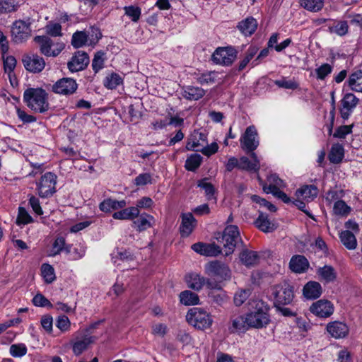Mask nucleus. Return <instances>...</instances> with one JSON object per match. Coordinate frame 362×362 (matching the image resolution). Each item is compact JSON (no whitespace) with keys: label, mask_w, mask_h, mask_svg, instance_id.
I'll return each mask as SVG.
<instances>
[{"label":"nucleus","mask_w":362,"mask_h":362,"mask_svg":"<svg viewBox=\"0 0 362 362\" xmlns=\"http://www.w3.org/2000/svg\"><path fill=\"white\" fill-rule=\"evenodd\" d=\"M272 294L274 305H290L295 297L294 288L291 284L284 281L273 286Z\"/></svg>","instance_id":"39448f33"},{"label":"nucleus","mask_w":362,"mask_h":362,"mask_svg":"<svg viewBox=\"0 0 362 362\" xmlns=\"http://www.w3.org/2000/svg\"><path fill=\"white\" fill-rule=\"evenodd\" d=\"M349 86L352 90L362 92V71L353 73L348 81Z\"/></svg>","instance_id":"e433bc0d"},{"label":"nucleus","mask_w":362,"mask_h":362,"mask_svg":"<svg viewBox=\"0 0 362 362\" xmlns=\"http://www.w3.org/2000/svg\"><path fill=\"white\" fill-rule=\"evenodd\" d=\"M125 14L128 16L132 21L137 22L141 16V8L138 6H129L124 8Z\"/></svg>","instance_id":"5fc2aeb1"},{"label":"nucleus","mask_w":362,"mask_h":362,"mask_svg":"<svg viewBox=\"0 0 362 362\" xmlns=\"http://www.w3.org/2000/svg\"><path fill=\"white\" fill-rule=\"evenodd\" d=\"M103 52H97L92 62V67L95 73L103 67L104 59Z\"/></svg>","instance_id":"052dcab7"},{"label":"nucleus","mask_w":362,"mask_h":362,"mask_svg":"<svg viewBox=\"0 0 362 362\" xmlns=\"http://www.w3.org/2000/svg\"><path fill=\"white\" fill-rule=\"evenodd\" d=\"M316 273L322 280L326 282H332L337 279V272L334 267L330 265L318 267Z\"/></svg>","instance_id":"c756f323"},{"label":"nucleus","mask_w":362,"mask_h":362,"mask_svg":"<svg viewBox=\"0 0 362 362\" xmlns=\"http://www.w3.org/2000/svg\"><path fill=\"white\" fill-rule=\"evenodd\" d=\"M95 337L93 336H85L82 339L78 340L73 344L74 353L78 356L85 351L89 344L93 343Z\"/></svg>","instance_id":"473e14b6"},{"label":"nucleus","mask_w":362,"mask_h":362,"mask_svg":"<svg viewBox=\"0 0 362 362\" xmlns=\"http://www.w3.org/2000/svg\"><path fill=\"white\" fill-rule=\"evenodd\" d=\"M274 83L279 88L286 89L295 90L298 88V84L292 80H286L285 78H282L280 80H276Z\"/></svg>","instance_id":"4d7b16f0"},{"label":"nucleus","mask_w":362,"mask_h":362,"mask_svg":"<svg viewBox=\"0 0 362 362\" xmlns=\"http://www.w3.org/2000/svg\"><path fill=\"white\" fill-rule=\"evenodd\" d=\"M89 62V57L86 52L78 51L67 63V66L70 71L77 72L85 69L88 65Z\"/></svg>","instance_id":"4468645a"},{"label":"nucleus","mask_w":362,"mask_h":362,"mask_svg":"<svg viewBox=\"0 0 362 362\" xmlns=\"http://www.w3.org/2000/svg\"><path fill=\"white\" fill-rule=\"evenodd\" d=\"M4 60V66L6 71L11 72L16 67V60L13 56H2Z\"/></svg>","instance_id":"e2e57ef3"},{"label":"nucleus","mask_w":362,"mask_h":362,"mask_svg":"<svg viewBox=\"0 0 362 362\" xmlns=\"http://www.w3.org/2000/svg\"><path fill=\"white\" fill-rule=\"evenodd\" d=\"M237 51L232 47H218L211 56V60L216 64L230 66L237 57Z\"/></svg>","instance_id":"6e6552de"},{"label":"nucleus","mask_w":362,"mask_h":362,"mask_svg":"<svg viewBox=\"0 0 362 362\" xmlns=\"http://www.w3.org/2000/svg\"><path fill=\"white\" fill-rule=\"evenodd\" d=\"M302 7L312 12L320 11L324 6V0H299Z\"/></svg>","instance_id":"58836bf2"},{"label":"nucleus","mask_w":362,"mask_h":362,"mask_svg":"<svg viewBox=\"0 0 362 362\" xmlns=\"http://www.w3.org/2000/svg\"><path fill=\"white\" fill-rule=\"evenodd\" d=\"M255 226L264 233H271L276 229L274 223L268 218V216L259 212L258 218L255 221Z\"/></svg>","instance_id":"a878e982"},{"label":"nucleus","mask_w":362,"mask_h":362,"mask_svg":"<svg viewBox=\"0 0 362 362\" xmlns=\"http://www.w3.org/2000/svg\"><path fill=\"white\" fill-rule=\"evenodd\" d=\"M23 102L33 111L44 113L49 109L48 93L42 88H29L23 93Z\"/></svg>","instance_id":"f03ea898"},{"label":"nucleus","mask_w":362,"mask_h":362,"mask_svg":"<svg viewBox=\"0 0 362 362\" xmlns=\"http://www.w3.org/2000/svg\"><path fill=\"white\" fill-rule=\"evenodd\" d=\"M237 27L243 35H251L257 28V22L254 18L249 17L240 21Z\"/></svg>","instance_id":"cd10ccee"},{"label":"nucleus","mask_w":362,"mask_h":362,"mask_svg":"<svg viewBox=\"0 0 362 362\" xmlns=\"http://www.w3.org/2000/svg\"><path fill=\"white\" fill-rule=\"evenodd\" d=\"M9 351L13 357H22L27 354V347L24 344H15L10 346Z\"/></svg>","instance_id":"864d4df0"},{"label":"nucleus","mask_w":362,"mask_h":362,"mask_svg":"<svg viewBox=\"0 0 362 362\" xmlns=\"http://www.w3.org/2000/svg\"><path fill=\"white\" fill-rule=\"evenodd\" d=\"M127 203L124 200L117 201L113 199H106L99 205V209L103 212H110L112 210L123 209Z\"/></svg>","instance_id":"bb28decb"},{"label":"nucleus","mask_w":362,"mask_h":362,"mask_svg":"<svg viewBox=\"0 0 362 362\" xmlns=\"http://www.w3.org/2000/svg\"><path fill=\"white\" fill-rule=\"evenodd\" d=\"M339 238L343 245L349 250L355 249L356 247V239L354 235L349 230L342 231Z\"/></svg>","instance_id":"4c0bfd02"},{"label":"nucleus","mask_w":362,"mask_h":362,"mask_svg":"<svg viewBox=\"0 0 362 362\" xmlns=\"http://www.w3.org/2000/svg\"><path fill=\"white\" fill-rule=\"evenodd\" d=\"M289 267L293 272L301 274L307 271L309 262L303 255H294L290 260Z\"/></svg>","instance_id":"4be33fe9"},{"label":"nucleus","mask_w":362,"mask_h":362,"mask_svg":"<svg viewBox=\"0 0 362 362\" xmlns=\"http://www.w3.org/2000/svg\"><path fill=\"white\" fill-rule=\"evenodd\" d=\"M257 52V48L255 47H250L246 52L245 57L240 61L238 66V71L243 70L250 61L255 57Z\"/></svg>","instance_id":"3c124183"},{"label":"nucleus","mask_w":362,"mask_h":362,"mask_svg":"<svg viewBox=\"0 0 362 362\" xmlns=\"http://www.w3.org/2000/svg\"><path fill=\"white\" fill-rule=\"evenodd\" d=\"M241 148L247 153H255L259 146L257 132L254 126L248 127L240 139Z\"/></svg>","instance_id":"9d476101"},{"label":"nucleus","mask_w":362,"mask_h":362,"mask_svg":"<svg viewBox=\"0 0 362 362\" xmlns=\"http://www.w3.org/2000/svg\"><path fill=\"white\" fill-rule=\"evenodd\" d=\"M15 10V0H0V12L7 13Z\"/></svg>","instance_id":"0e129e2a"},{"label":"nucleus","mask_w":362,"mask_h":362,"mask_svg":"<svg viewBox=\"0 0 362 362\" xmlns=\"http://www.w3.org/2000/svg\"><path fill=\"white\" fill-rule=\"evenodd\" d=\"M247 307V320L251 328L260 329L269 323V307L267 303L259 298H251Z\"/></svg>","instance_id":"f257e3e1"},{"label":"nucleus","mask_w":362,"mask_h":362,"mask_svg":"<svg viewBox=\"0 0 362 362\" xmlns=\"http://www.w3.org/2000/svg\"><path fill=\"white\" fill-rule=\"evenodd\" d=\"M22 62L25 69L32 73H40L45 66L44 59L35 54L23 55Z\"/></svg>","instance_id":"9b49d317"},{"label":"nucleus","mask_w":362,"mask_h":362,"mask_svg":"<svg viewBox=\"0 0 362 362\" xmlns=\"http://www.w3.org/2000/svg\"><path fill=\"white\" fill-rule=\"evenodd\" d=\"M332 71V67L329 64H323L315 69L317 78L320 80H324L327 75L331 74Z\"/></svg>","instance_id":"bf43d9fd"},{"label":"nucleus","mask_w":362,"mask_h":362,"mask_svg":"<svg viewBox=\"0 0 362 362\" xmlns=\"http://www.w3.org/2000/svg\"><path fill=\"white\" fill-rule=\"evenodd\" d=\"M329 28L330 33H335L339 36H344L348 33L349 25L346 21H341Z\"/></svg>","instance_id":"a18cd8bd"},{"label":"nucleus","mask_w":362,"mask_h":362,"mask_svg":"<svg viewBox=\"0 0 362 362\" xmlns=\"http://www.w3.org/2000/svg\"><path fill=\"white\" fill-rule=\"evenodd\" d=\"M216 239L223 245L226 256L231 255L238 243H242L238 228L235 225L228 226L222 233H218Z\"/></svg>","instance_id":"7ed1b4c3"},{"label":"nucleus","mask_w":362,"mask_h":362,"mask_svg":"<svg viewBox=\"0 0 362 362\" xmlns=\"http://www.w3.org/2000/svg\"><path fill=\"white\" fill-rule=\"evenodd\" d=\"M205 90L199 87L187 86L184 88L182 95L189 100H197L205 95Z\"/></svg>","instance_id":"2f4dec72"},{"label":"nucleus","mask_w":362,"mask_h":362,"mask_svg":"<svg viewBox=\"0 0 362 362\" xmlns=\"http://www.w3.org/2000/svg\"><path fill=\"white\" fill-rule=\"evenodd\" d=\"M357 98L353 93H346L341 100V107L340 108L341 117L344 119H347L351 112L358 103Z\"/></svg>","instance_id":"a211bd4d"},{"label":"nucleus","mask_w":362,"mask_h":362,"mask_svg":"<svg viewBox=\"0 0 362 362\" xmlns=\"http://www.w3.org/2000/svg\"><path fill=\"white\" fill-rule=\"evenodd\" d=\"M33 221V218L28 214L27 210L23 207L18 208V214L16 219V223L18 225L21 224H28L32 223Z\"/></svg>","instance_id":"603ef678"},{"label":"nucleus","mask_w":362,"mask_h":362,"mask_svg":"<svg viewBox=\"0 0 362 362\" xmlns=\"http://www.w3.org/2000/svg\"><path fill=\"white\" fill-rule=\"evenodd\" d=\"M239 259L245 267H253L259 264L260 256L256 251L243 248L239 254Z\"/></svg>","instance_id":"6ab92c4d"},{"label":"nucleus","mask_w":362,"mask_h":362,"mask_svg":"<svg viewBox=\"0 0 362 362\" xmlns=\"http://www.w3.org/2000/svg\"><path fill=\"white\" fill-rule=\"evenodd\" d=\"M192 249L202 255L206 257H216L221 254V247L215 243H197L192 245Z\"/></svg>","instance_id":"f3484780"},{"label":"nucleus","mask_w":362,"mask_h":362,"mask_svg":"<svg viewBox=\"0 0 362 362\" xmlns=\"http://www.w3.org/2000/svg\"><path fill=\"white\" fill-rule=\"evenodd\" d=\"M119 211L115 212L112 217L118 220H132L139 215V210L137 207H129L121 209Z\"/></svg>","instance_id":"c85d7f7f"},{"label":"nucleus","mask_w":362,"mask_h":362,"mask_svg":"<svg viewBox=\"0 0 362 362\" xmlns=\"http://www.w3.org/2000/svg\"><path fill=\"white\" fill-rule=\"evenodd\" d=\"M206 144V135L204 133H197L193 136V139H190L187 145L186 148L189 151H195L199 149V146H204Z\"/></svg>","instance_id":"72a5a7b5"},{"label":"nucleus","mask_w":362,"mask_h":362,"mask_svg":"<svg viewBox=\"0 0 362 362\" xmlns=\"http://www.w3.org/2000/svg\"><path fill=\"white\" fill-rule=\"evenodd\" d=\"M310 310L319 317L326 318L333 313L334 308L330 301L319 300L312 304Z\"/></svg>","instance_id":"2eb2a0df"},{"label":"nucleus","mask_w":362,"mask_h":362,"mask_svg":"<svg viewBox=\"0 0 362 362\" xmlns=\"http://www.w3.org/2000/svg\"><path fill=\"white\" fill-rule=\"evenodd\" d=\"M233 332H245L251 328L249 325L247 315H239L231 320Z\"/></svg>","instance_id":"7c9ffc66"},{"label":"nucleus","mask_w":362,"mask_h":362,"mask_svg":"<svg viewBox=\"0 0 362 362\" xmlns=\"http://www.w3.org/2000/svg\"><path fill=\"white\" fill-rule=\"evenodd\" d=\"M34 40L40 45V52L47 57H57L64 47L63 44H59L58 48L52 50L53 42L47 36H36Z\"/></svg>","instance_id":"f8f14e48"},{"label":"nucleus","mask_w":362,"mask_h":362,"mask_svg":"<svg viewBox=\"0 0 362 362\" xmlns=\"http://www.w3.org/2000/svg\"><path fill=\"white\" fill-rule=\"evenodd\" d=\"M185 279L188 287L195 291L202 289L204 284H206L210 288H214L217 286L216 283L211 282L209 279L206 280L205 278L195 273L187 274Z\"/></svg>","instance_id":"dca6fc26"},{"label":"nucleus","mask_w":362,"mask_h":362,"mask_svg":"<svg viewBox=\"0 0 362 362\" xmlns=\"http://www.w3.org/2000/svg\"><path fill=\"white\" fill-rule=\"evenodd\" d=\"M153 220L154 218L151 215L143 214L134 221V225L137 230L143 231L151 227V221Z\"/></svg>","instance_id":"c9c22d12"},{"label":"nucleus","mask_w":362,"mask_h":362,"mask_svg":"<svg viewBox=\"0 0 362 362\" xmlns=\"http://www.w3.org/2000/svg\"><path fill=\"white\" fill-rule=\"evenodd\" d=\"M213 303L223 306L228 301V297L223 291H212L209 294Z\"/></svg>","instance_id":"a19ab883"},{"label":"nucleus","mask_w":362,"mask_h":362,"mask_svg":"<svg viewBox=\"0 0 362 362\" xmlns=\"http://www.w3.org/2000/svg\"><path fill=\"white\" fill-rule=\"evenodd\" d=\"M181 218L180 235L182 237H188L196 227L197 221L192 213L182 214Z\"/></svg>","instance_id":"aec40b11"},{"label":"nucleus","mask_w":362,"mask_h":362,"mask_svg":"<svg viewBox=\"0 0 362 362\" xmlns=\"http://www.w3.org/2000/svg\"><path fill=\"white\" fill-rule=\"evenodd\" d=\"M352 126L344 125L338 127L333 136L335 138L344 139L351 132Z\"/></svg>","instance_id":"774afa93"},{"label":"nucleus","mask_w":362,"mask_h":362,"mask_svg":"<svg viewBox=\"0 0 362 362\" xmlns=\"http://www.w3.org/2000/svg\"><path fill=\"white\" fill-rule=\"evenodd\" d=\"M251 290L249 288L240 289L238 291L234 296V303L236 306L242 305L245 300L250 297Z\"/></svg>","instance_id":"de8ad7c7"},{"label":"nucleus","mask_w":362,"mask_h":362,"mask_svg":"<svg viewBox=\"0 0 362 362\" xmlns=\"http://www.w3.org/2000/svg\"><path fill=\"white\" fill-rule=\"evenodd\" d=\"M186 320L189 325L202 330L209 328L213 323L210 314L200 308H191L187 313Z\"/></svg>","instance_id":"20e7f679"},{"label":"nucleus","mask_w":362,"mask_h":362,"mask_svg":"<svg viewBox=\"0 0 362 362\" xmlns=\"http://www.w3.org/2000/svg\"><path fill=\"white\" fill-rule=\"evenodd\" d=\"M41 271L46 283L50 284L55 280L54 269L51 265L43 264L41 267Z\"/></svg>","instance_id":"49530a36"},{"label":"nucleus","mask_w":362,"mask_h":362,"mask_svg":"<svg viewBox=\"0 0 362 362\" xmlns=\"http://www.w3.org/2000/svg\"><path fill=\"white\" fill-rule=\"evenodd\" d=\"M218 146L216 142L211 143L210 145L203 146L201 149H197L196 151H200L204 155L210 156L218 151Z\"/></svg>","instance_id":"69168bd1"},{"label":"nucleus","mask_w":362,"mask_h":362,"mask_svg":"<svg viewBox=\"0 0 362 362\" xmlns=\"http://www.w3.org/2000/svg\"><path fill=\"white\" fill-rule=\"evenodd\" d=\"M197 185L204 190L205 195L206 196L208 200H210L213 198L215 189L211 183L207 182V178L199 180Z\"/></svg>","instance_id":"09e8293b"},{"label":"nucleus","mask_w":362,"mask_h":362,"mask_svg":"<svg viewBox=\"0 0 362 362\" xmlns=\"http://www.w3.org/2000/svg\"><path fill=\"white\" fill-rule=\"evenodd\" d=\"M56 326L63 332L68 330L70 327V321L68 317L66 315L59 316L56 322Z\"/></svg>","instance_id":"338daca9"},{"label":"nucleus","mask_w":362,"mask_h":362,"mask_svg":"<svg viewBox=\"0 0 362 362\" xmlns=\"http://www.w3.org/2000/svg\"><path fill=\"white\" fill-rule=\"evenodd\" d=\"M322 286L317 281H308L303 287V292L304 296L308 299H315L322 294Z\"/></svg>","instance_id":"5701e85b"},{"label":"nucleus","mask_w":362,"mask_h":362,"mask_svg":"<svg viewBox=\"0 0 362 362\" xmlns=\"http://www.w3.org/2000/svg\"><path fill=\"white\" fill-rule=\"evenodd\" d=\"M46 32L48 35L57 37V36H62V26L59 23H50L46 26Z\"/></svg>","instance_id":"13d9d810"},{"label":"nucleus","mask_w":362,"mask_h":362,"mask_svg":"<svg viewBox=\"0 0 362 362\" xmlns=\"http://www.w3.org/2000/svg\"><path fill=\"white\" fill-rule=\"evenodd\" d=\"M205 272L208 276L218 281L230 279L231 275L229 267L218 260L208 262L205 265Z\"/></svg>","instance_id":"423d86ee"},{"label":"nucleus","mask_w":362,"mask_h":362,"mask_svg":"<svg viewBox=\"0 0 362 362\" xmlns=\"http://www.w3.org/2000/svg\"><path fill=\"white\" fill-rule=\"evenodd\" d=\"M250 156L252 161H250L248 158L243 156L239 160V168L241 170L248 171H257L259 169V161L255 153H250Z\"/></svg>","instance_id":"393cba45"},{"label":"nucleus","mask_w":362,"mask_h":362,"mask_svg":"<svg viewBox=\"0 0 362 362\" xmlns=\"http://www.w3.org/2000/svg\"><path fill=\"white\" fill-rule=\"evenodd\" d=\"M33 303L35 306L38 307H49L52 308L53 305L50 303V301L45 298L42 294L41 293H37L33 298Z\"/></svg>","instance_id":"6e6d98bb"},{"label":"nucleus","mask_w":362,"mask_h":362,"mask_svg":"<svg viewBox=\"0 0 362 362\" xmlns=\"http://www.w3.org/2000/svg\"><path fill=\"white\" fill-rule=\"evenodd\" d=\"M180 301L186 305H197L199 298L197 294L190 291H185L180 293Z\"/></svg>","instance_id":"ea45409f"},{"label":"nucleus","mask_w":362,"mask_h":362,"mask_svg":"<svg viewBox=\"0 0 362 362\" xmlns=\"http://www.w3.org/2000/svg\"><path fill=\"white\" fill-rule=\"evenodd\" d=\"M317 194L318 189L313 185H304L296 192L298 199L302 198L308 202L313 201Z\"/></svg>","instance_id":"b1692460"},{"label":"nucleus","mask_w":362,"mask_h":362,"mask_svg":"<svg viewBox=\"0 0 362 362\" xmlns=\"http://www.w3.org/2000/svg\"><path fill=\"white\" fill-rule=\"evenodd\" d=\"M344 158V148L339 144L332 145L329 153V160L332 163H339Z\"/></svg>","instance_id":"f704fd0d"},{"label":"nucleus","mask_w":362,"mask_h":362,"mask_svg":"<svg viewBox=\"0 0 362 362\" xmlns=\"http://www.w3.org/2000/svg\"><path fill=\"white\" fill-rule=\"evenodd\" d=\"M122 83L121 76L115 73H112L105 77L104 85L109 89H114Z\"/></svg>","instance_id":"37998d69"},{"label":"nucleus","mask_w":362,"mask_h":362,"mask_svg":"<svg viewBox=\"0 0 362 362\" xmlns=\"http://www.w3.org/2000/svg\"><path fill=\"white\" fill-rule=\"evenodd\" d=\"M327 330L332 337L336 339L344 338L349 333L347 325L338 321L329 323L327 326Z\"/></svg>","instance_id":"412c9836"},{"label":"nucleus","mask_w":362,"mask_h":362,"mask_svg":"<svg viewBox=\"0 0 362 362\" xmlns=\"http://www.w3.org/2000/svg\"><path fill=\"white\" fill-rule=\"evenodd\" d=\"M351 208L342 200H337L333 206L334 214L346 216L350 212Z\"/></svg>","instance_id":"8fccbe9b"},{"label":"nucleus","mask_w":362,"mask_h":362,"mask_svg":"<svg viewBox=\"0 0 362 362\" xmlns=\"http://www.w3.org/2000/svg\"><path fill=\"white\" fill-rule=\"evenodd\" d=\"M65 245V239L63 237H58L56 238L53 243L52 250V256H55L59 254L64 250Z\"/></svg>","instance_id":"680f3d73"},{"label":"nucleus","mask_w":362,"mask_h":362,"mask_svg":"<svg viewBox=\"0 0 362 362\" xmlns=\"http://www.w3.org/2000/svg\"><path fill=\"white\" fill-rule=\"evenodd\" d=\"M51 90L56 94L60 95H71L76 92L78 85L76 81L71 78H62L58 80L52 86L50 84L47 85L46 88Z\"/></svg>","instance_id":"1a4fd4ad"},{"label":"nucleus","mask_w":362,"mask_h":362,"mask_svg":"<svg viewBox=\"0 0 362 362\" xmlns=\"http://www.w3.org/2000/svg\"><path fill=\"white\" fill-rule=\"evenodd\" d=\"M30 28L28 23L23 21H16L12 26V38L16 43H22L30 36Z\"/></svg>","instance_id":"ddd939ff"},{"label":"nucleus","mask_w":362,"mask_h":362,"mask_svg":"<svg viewBox=\"0 0 362 362\" xmlns=\"http://www.w3.org/2000/svg\"><path fill=\"white\" fill-rule=\"evenodd\" d=\"M88 41V35L83 31H76L73 34L71 39V45L75 48H79L86 44Z\"/></svg>","instance_id":"79ce46f5"},{"label":"nucleus","mask_w":362,"mask_h":362,"mask_svg":"<svg viewBox=\"0 0 362 362\" xmlns=\"http://www.w3.org/2000/svg\"><path fill=\"white\" fill-rule=\"evenodd\" d=\"M57 178V175L51 172H47L41 176L37 184L40 197H49L56 192Z\"/></svg>","instance_id":"0eeeda50"},{"label":"nucleus","mask_w":362,"mask_h":362,"mask_svg":"<svg viewBox=\"0 0 362 362\" xmlns=\"http://www.w3.org/2000/svg\"><path fill=\"white\" fill-rule=\"evenodd\" d=\"M202 157L199 154H194L189 156L185 162V168L189 171H194L199 167Z\"/></svg>","instance_id":"c03bdc74"}]
</instances>
